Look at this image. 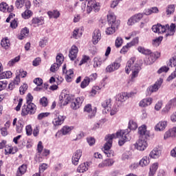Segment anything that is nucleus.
Returning <instances> with one entry per match:
<instances>
[{
	"mask_svg": "<svg viewBox=\"0 0 176 176\" xmlns=\"http://www.w3.org/2000/svg\"><path fill=\"white\" fill-rule=\"evenodd\" d=\"M138 126L137 125V122L129 120L128 129L121 130L120 132H117L116 133H113L111 135H108L105 137V140L107 142L104 146V153L107 157H113L115 156V152L111 150L112 147V143L113 138H120L118 141V144L120 146H123L127 141H130L131 140V136L130 135L131 130H136Z\"/></svg>",
	"mask_w": 176,
	"mask_h": 176,
	"instance_id": "obj_1",
	"label": "nucleus"
},
{
	"mask_svg": "<svg viewBox=\"0 0 176 176\" xmlns=\"http://www.w3.org/2000/svg\"><path fill=\"white\" fill-rule=\"evenodd\" d=\"M135 63V58H131L128 60L125 67L126 74H130V71L132 72L131 74V82H135V78H138L140 71H141V67L140 65Z\"/></svg>",
	"mask_w": 176,
	"mask_h": 176,
	"instance_id": "obj_2",
	"label": "nucleus"
},
{
	"mask_svg": "<svg viewBox=\"0 0 176 176\" xmlns=\"http://www.w3.org/2000/svg\"><path fill=\"white\" fill-rule=\"evenodd\" d=\"M175 28L176 25L175 23H171L170 25L168 24L163 25L160 23H157V25H153L152 30L155 34H164V32H168L166 35H174Z\"/></svg>",
	"mask_w": 176,
	"mask_h": 176,
	"instance_id": "obj_3",
	"label": "nucleus"
},
{
	"mask_svg": "<svg viewBox=\"0 0 176 176\" xmlns=\"http://www.w3.org/2000/svg\"><path fill=\"white\" fill-rule=\"evenodd\" d=\"M36 112V105L34 103L27 104L22 107L21 116H27V115H34Z\"/></svg>",
	"mask_w": 176,
	"mask_h": 176,
	"instance_id": "obj_4",
	"label": "nucleus"
},
{
	"mask_svg": "<svg viewBox=\"0 0 176 176\" xmlns=\"http://www.w3.org/2000/svg\"><path fill=\"white\" fill-rule=\"evenodd\" d=\"M148 54L149 57L144 59V64L146 65H151L153 64V63H155L157 58H160V52H152V51H151V53Z\"/></svg>",
	"mask_w": 176,
	"mask_h": 176,
	"instance_id": "obj_5",
	"label": "nucleus"
},
{
	"mask_svg": "<svg viewBox=\"0 0 176 176\" xmlns=\"http://www.w3.org/2000/svg\"><path fill=\"white\" fill-rule=\"evenodd\" d=\"M122 61V58H119L118 60H116L113 63L109 65L106 69L105 72L108 74H111V72H115V71H118L119 68H120V63Z\"/></svg>",
	"mask_w": 176,
	"mask_h": 176,
	"instance_id": "obj_6",
	"label": "nucleus"
},
{
	"mask_svg": "<svg viewBox=\"0 0 176 176\" xmlns=\"http://www.w3.org/2000/svg\"><path fill=\"white\" fill-rule=\"evenodd\" d=\"M147 138L140 137L139 140L135 144V148L138 151H145L148 147V142H146Z\"/></svg>",
	"mask_w": 176,
	"mask_h": 176,
	"instance_id": "obj_7",
	"label": "nucleus"
},
{
	"mask_svg": "<svg viewBox=\"0 0 176 176\" xmlns=\"http://www.w3.org/2000/svg\"><path fill=\"white\" fill-rule=\"evenodd\" d=\"M162 83L163 79L160 78L159 80H157V81L155 82L153 85L150 86L147 88L148 94L151 95L152 94V93L157 91V90H159V89H160V87H162Z\"/></svg>",
	"mask_w": 176,
	"mask_h": 176,
	"instance_id": "obj_8",
	"label": "nucleus"
},
{
	"mask_svg": "<svg viewBox=\"0 0 176 176\" xmlns=\"http://www.w3.org/2000/svg\"><path fill=\"white\" fill-rule=\"evenodd\" d=\"M144 17V14L138 13L132 16L127 22L128 25H134L135 23H140L141 19Z\"/></svg>",
	"mask_w": 176,
	"mask_h": 176,
	"instance_id": "obj_9",
	"label": "nucleus"
},
{
	"mask_svg": "<svg viewBox=\"0 0 176 176\" xmlns=\"http://www.w3.org/2000/svg\"><path fill=\"white\" fill-rule=\"evenodd\" d=\"M63 72L65 75L67 82H72L74 78V69H70L67 70V65H64L63 67Z\"/></svg>",
	"mask_w": 176,
	"mask_h": 176,
	"instance_id": "obj_10",
	"label": "nucleus"
},
{
	"mask_svg": "<svg viewBox=\"0 0 176 176\" xmlns=\"http://www.w3.org/2000/svg\"><path fill=\"white\" fill-rule=\"evenodd\" d=\"M24 6L26 9H30L31 8V1L29 0H16L15 2V6L17 9H21Z\"/></svg>",
	"mask_w": 176,
	"mask_h": 176,
	"instance_id": "obj_11",
	"label": "nucleus"
},
{
	"mask_svg": "<svg viewBox=\"0 0 176 176\" xmlns=\"http://www.w3.org/2000/svg\"><path fill=\"white\" fill-rule=\"evenodd\" d=\"M83 103V98H76L73 99L71 102V109L76 111V109H79Z\"/></svg>",
	"mask_w": 176,
	"mask_h": 176,
	"instance_id": "obj_12",
	"label": "nucleus"
},
{
	"mask_svg": "<svg viewBox=\"0 0 176 176\" xmlns=\"http://www.w3.org/2000/svg\"><path fill=\"white\" fill-rule=\"evenodd\" d=\"M107 21L109 25L113 27H119V21H116V16L115 13L111 12L107 15Z\"/></svg>",
	"mask_w": 176,
	"mask_h": 176,
	"instance_id": "obj_13",
	"label": "nucleus"
},
{
	"mask_svg": "<svg viewBox=\"0 0 176 176\" xmlns=\"http://www.w3.org/2000/svg\"><path fill=\"white\" fill-rule=\"evenodd\" d=\"M45 24V18L43 16L34 17L32 19V27H39V25H43Z\"/></svg>",
	"mask_w": 176,
	"mask_h": 176,
	"instance_id": "obj_14",
	"label": "nucleus"
},
{
	"mask_svg": "<svg viewBox=\"0 0 176 176\" xmlns=\"http://www.w3.org/2000/svg\"><path fill=\"white\" fill-rule=\"evenodd\" d=\"M162 155V148L157 146L155 147L149 153V157L151 159H159Z\"/></svg>",
	"mask_w": 176,
	"mask_h": 176,
	"instance_id": "obj_15",
	"label": "nucleus"
},
{
	"mask_svg": "<svg viewBox=\"0 0 176 176\" xmlns=\"http://www.w3.org/2000/svg\"><path fill=\"white\" fill-rule=\"evenodd\" d=\"M85 112H87L89 118H94L96 113H97V107H94V109H91V104H87L84 108Z\"/></svg>",
	"mask_w": 176,
	"mask_h": 176,
	"instance_id": "obj_16",
	"label": "nucleus"
},
{
	"mask_svg": "<svg viewBox=\"0 0 176 176\" xmlns=\"http://www.w3.org/2000/svg\"><path fill=\"white\" fill-rule=\"evenodd\" d=\"M79 52V49L76 45H72L69 50V57L72 61H74L78 57V52Z\"/></svg>",
	"mask_w": 176,
	"mask_h": 176,
	"instance_id": "obj_17",
	"label": "nucleus"
},
{
	"mask_svg": "<svg viewBox=\"0 0 176 176\" xmlns=\"http://www.w3.org/2000/svg\"><path fill=\"white\" fill-rule=\"evenodd\" d=\"M101 41V32L98 29H96L94 31L93 36H92V43L94 45H97L98 42Z\"/></svg>",
	"mask_w": 176,
	"mask_h": 176,
	"instance_id": "obj_18",
	"label": "nucleus"
},
{
	"mask_svg": "<svg viewBox=\"0 0 176 176\" xmlns=\"http://www.w3.org/2000/svg\"><path fill=\"white\" fill-rule=\"evenodd\" d=\"M70 100L71 97L68 94H63L59 96V103L61 106L68 105Z\"/></svg>",
	"mask_w": 176,
	"mask_h": 176,
	"instance_id": "obj_19",
	"label": "nucleus"
},
{
	"mask_svg": "<svg viewBox=\"0 0 176 176\" xmlns=\"http://www.w3.org/2000/svg\"><path fill=\"white\" fill-rule=\"evenodd\" d=\"M90 166H91V162H87L80 164L77 168V173H86Z\"/></svg>",
	"mask_w": 176,
	"mask_h": 176,
	"instance_id": "obj_20",
	"label": "nucleus"
},
{
	"mask_svg": "<svg viewBox=\"0 0 176 176\" xmlns=\"http://www.w3.org/2000/svg\"><path fill=\"white\" fill-rule=\"evenodd\" d=\"M138 133L140 134V137H142V138H148L149 137V133L146 132V125H142L138 129Z\"/></svg>",
	"mask_w": 176,
	"mask_h": 176,
	"instance_id": "obj_21",
	"label": "nucleus"
},
{
	"mask_svg": "<svg viewBox=\"0 0 176 176\" xmlns=\"http://www.w3.org/2000/svg\"><path fill=\"white\" fill-rule=\"evenodd\" d=\"M64 120H65V117L63 116H56V118L53 120L52 123L54 126H61L64 123Z\"/></svg>",
	"mask_w": 176,
	"mask_h": 176,
	"instance_id": "obj_22",
	"label": "nucleus"
},
{
	"mask_svg": "<svg viewBox=\"0 0 176 176\" xmlns=\"http://www.w3.org/2000/svg\"><path fill=\"white\" fill-rule=\"evenodd\" d=\"M167 121H160L155 127V131H163V130L167 127Z\"/></svg>",
	"mask_w": 176,
	"mask_h": 176,
	"instance_id": "obj_23",
	"label": "nucleus"
},
{
	"mask_svg": "<svg viewBox=\"0 0 176 176\" xmlns=\"http://www.w3.org/2000/svg\"><path fill=\"white\" fill-rule=\"evenodd\" d=\"M153 101V99H152V98H144L140 102L139 106L145 108V107H148V105H151Z\"/></svg>",
	"mask_w": 176,
	"mask_h": 176,
	"instance_id": "obj_24",
	"label": "nucleus"
},
{
	"mask_svg": "<svg viewBox=\"0 0 176 176\" xmlns=\"http://www.w3.org/2000/svg\"><path fill=\"white\" fill-rule=\"evenodd\" d=\"M157 168H159V163L155 162L150 166L148 176H153L156 174V171H157Z\"/></svg>",
	"mask_w": 176,
	"mask_h": 176,
	"instance_id": "obj_25",
	"label": "nucleus"
},
{
	"mask_svg": "<svg viewBox=\"0 0 176 176\" xmlns=\"http://www.w3.org/2000/svg\"><path fill=\"white\" fill-rule=\"evenodd\" d=\"M149 163H151V159L149 156H144L139 162L140 166L141 167H146V166H149Z\"/></svg>",
	"mask_w": 176,
	"mask_h": 176,
	"instance_id": "obj_26",
	"label": "nucleus"
},
{
	"mask_svg": "<svg viewBox=\"0 0 176 176\" xmlns=\"http://www.w3.org/2000/svg\"><path fill=\"white\" fill-rule=\"evenodd\" d=\"M1 47H3V49H5L6 50L10 49V41L9 40V38H8V37H6L1 41Z\"/></svg>",
	"mask_w": 176,
	"mask_h": 176,
	"instance_id": "obj_27",
	"label": "nucleus"
},
{
	"mask_svg": "<svg viewBox=\"0 0 176 176\" xmlns=\"http://www.w3.org/2000/svg\"><path fill=\"white\" fill-rule=\"evenodd\" d=\"M47 15L50 19H58V17L61 16V14L60 13V11L57 10H54L52 11H48Z\"/></svg>",
	"mask_w": 176,
	"mask_h": 176,
	"instance_id": "obj_28",
	"label": "nucleus"
},
{
	"mask_svg": "<svg viewBox=\"0 0 176 176\" xmlns=\"http://www.w3.org/2000/svg\"><path fill=\"white\" fill-rule=\"evenodd\" d=\"M9 127H10V122L7 121L6 123L4 124V126L1 128L0 131L3 137H6V135H8V129H9Z\"/></svg>",
	"mask_w": 176,
	"mask_h": 176,
	"instance_id": "obj_29",
	"label": "nucleus"
},
{
	"mask_svg": "<svg viewBox=\"0 0 176 176\" xmlns=\"http://www.w3.org/2000/svg\"><path fill=\"white\" fill-rule=\"evenodd\" d=\"M27 172V165L22 164L21 166L19 167L16 176H23Z\"/></svg>",
	"mask_w": 176,
	"mask_h": 176,
	"instance_id": "obj_30",
	"label": "nucleus"
},
{
	"mask_svg": "<svg viewBox=\"0 0 176 176\" xmlns=\"http://www.w3.org/2000/svg\"><path fill=\"white\" fill-rule=\"evenodd\" d=\"M127 100V93L122 92L120 94H118L116 96V100L120 101V102H124Z\"/></svg>",
	"mask_w": 176,
	"mask_h": 176,
	"instance_id": "obj_31",
	"label": "nucleus"
},
{
	"mask_svg": "<svg viewBox=\"0 0 176 176\" xmlns=\"http://www.w3.org/2000/svg\"><path fill=\"white\" fill-rule=\"evenodd\" d=\"M28 34H30V30H28V28H24L21 30V34L19 36L18 38L19 39H20V41H23V39H24L25 36H28Z\"/></svg>",
	"mask_w": 176,
	"mask_h": 176,
	"instance_id": "obj_32",
	"label": "nucleus"
},
{
	"mask_svg": "<svg viewBox=\"0 0 176 176\" xmlns=\"http://www.w3.org/2000/svg\"><path fill=\"white\" fill-rule=\"evenodd\" d=\"M24 127V121L23 120H19L18 124H16V133L19 134L23 133V129Z\"/></svg>",
	"mask_w": 176,
	"mask_h": 176,
	"instance_id": "obj_33",
	"label": "nucleus"
},
{
	"mask_svg": "<svg viewBox=\"0 0 176 176\" xmlns=\"http://www.w3.org/2000/svg\"><path fill=\"white\" fill-rule=\"evenodd\" d=\"M73 129H74V127L72 126H64L60 129V132L63 135H67V134H69Z\"/></svg>",
	"mask_w": 176,
	"mask_h": 176,
	"instance_id": "obj_34",
	"label": "nucleus"
},
{
	"mask_svg": "<svg viewBox=\"0 0 176 176\" xmlns=\"http://www.w3.org/2000/svg\"><path fill=\"white\" fill-rule=\"evenodd\" d=\"M138 51L139 53H141L142 54H144V56H148L151 54V50L146 49L144 47L139 46L138 47Z\"/></svg>",
	"mask_w": 176,
	"mask_h": 176,
	"instance_id": "obj_35",
	"label": "nucleus"
},
{
	"mask_svg": "<svg viewBox=\"0 0 176 176\" xmlns=\"http://www.w3.org/2000/svg\"><path fill=\"white\" fill-rule=\"evenodd\" d=\"M111 99H107L105 100L102 103V107H103L105 109V111H107V112H109V109H111Z\"/></svg>",
	"mask_w": 176,
	"mask_h": 176,
	"instance_id": "obj_36",
	"label": "nucleus"
},
{
	"mask_svg": "<svg viewBox=\"0 0 176 176\" xmlns=\"http://www.w3.org/2000/svg\"><path fill=\"white\" fill-rule=\"evenodd\" d=\"M175 12V5L170 4L167 6L166 8V14L168 16H170V14H173Z\"/></svg>",
	"mask_w": 176,
	"mask_h": 176,
	"instance_id": "obj_37",
	"label": "nucleus"
},
{
	"mask_svg": "<svg viewBox=\"0 0 176 176\" xmlns=\"http://www.w3.org/2000/svg\"><path fill=\"white\" fill-rule=\"evenodd\" d=\"M80 36H82V32H80V30H79V29H75L73 31L71 38H74V39H79Z\"/></svg>",
	"mask_w": 176,
	"mask_h": 176,
	"instance_id": "obj_38",
	"label": "nucleus"
},
{
	"mask_svg": "<svg viewBox=\"0 0 176 176\" xmlns=\"http://www.w3.org/2000/svg\"><path fill=\"white\" fill-rule=\"evenodd\" d=\"M29 9L30 8H26V10L21 14L23 19H25V20L30 19V17L32 16V11L30 10Z\"/></svg>",
	"mask_w": 176,
	"mask_h": 176,
	"instance_id": "obj_39",
	"label": "nucleus"
},
{
	"mask_svg": "<svg viewBox=\"0 0 176 176\" xmlns=\"http://www.w3.org/2000/svg\"><path fill=\"white\" fill-rule=\"evenodd\" d=\"M17 152V148H13L12 147H6L5 148V155H14Z\"/></svg>",
	"mask_w": 176,
	"mask_h": 176,
	"instance_id": "obj_40",
	"label": "nucleus"
},
{
	"mask_svg": "<svg viewBox=\"0 0 176 176\" xmlns=\"http://www.w3.org/2000/svg\"><path fill=\"white\" fill-rule=\"evenodd\" d=\"M12 73L10 71L4 72L1 74V79H9L12 78Z\"/></svg>",
	"mask_w": 176,
	"mask_h": 176,
	"instance_id": "obj_41",
	"label": "nucleus"
},
{
	"mask_svg": "<svg viewBox=\"0 0 176 176\" xmlns=\"http://www.w3.org/2000/svg\"><path fill=\"white\" fill-rule=\"evenodd\" d=\"M90 79L89 77H85L84 80L82 81L80 87L81 89H85V87H87L89 86V84L90 83Z\"/></svg>",
	"mask_w": 176,
	"mask_h": 176,
	"instance_id": "obj_42",
	"label": "nucleus"
},
{
	"mask_svg": "<svg viewBox=\"0 0 176 176\" xmlns=\"http://www.w3.org/2000/svg\"><path fill=\"white\" fill-rule=\"evenodd\" d=\"M111 27H109L106 30V34L107 35H112V34H114L115 31H116V28H118V26H113L110 25Z\"/></svg>",
	"mask_w": 176,
	"mask_h": 176,
	"instance_id": "obj_43",
	"label": "nucleus"
},
{
	"mask_svg": "<svg viewBox=\"0 0 176 176\" xmlns=\"http://www.w3.org/2000/svg\"><path fill=\"white\" fill-rule=\"evenodd\" d=\"M64 63V56L63 54H59L56 56V64L61 66V64Z\"/></svg>",
	"mask_w": 176,
	"mask_h": 176,
	"instance_id": "obj_44",
	"label": "nucleus"
},
{
	"mask_svg": "<svg viewBox=\"0 0 176 176\" xmlns=\"http://www.w3.org/2000/svg\"><path fill=\"white\" fill-rule=\"evenodd\" d=\"M115 163V161L112 159H107L103 162V166L105 167H109L113 166Z\"/></svg>",
	"mask_w": 176,
	"mask_h": 176,
	"instance_id": "obj_45",
	"label": "nucleus"
},
{
	"mask_svg": "<svg viewBox=\"0 0 176 176\" xmlns=\"http://www.w3.org/2000/svg\"><path fill=\"white\" fill-rule=\"evenodd\" d=\"M20 61V56H16L13 59H11L8 63V67H13L14 64H16V63H19Z\"/></svg>",
	"mask_w": 176,
	"mask_h": 176,
	"instance_id": "obj_46",
	"label": "nucleus"
},
{
	"mask_svg": "<svg viewBox=\"0 0 176 176\" xmlns=\"http://www.w3.org/2000/svg\"><path fill=\"white\" fill-rule=\"evenodd\" d=\"M28 89V85L27 84H23L22 86L19 87V93L21 96L25 94V91H27Z\"/></svg>",
	"mask_w": 176,
	"mask_h": 176,
	"instance_id": "obj_47",
	"label": "nucleus"
},
{
	"mask_svg": "<svg viewBox=\"0 0 176 176\" xmlns=\"http://www.w3.org/2000/svg\"><path fill=\"white\" fill-rule=\"evenodd\" d=\"M162 41H163V36H159L153 40V45L154 46H159V45L162 43Z\"/></svg>",
	"mask_w": 176,
	"mask_h": 176,
	"instance_id": "obj_48",
	"label": "nucleus"
},
{
	"mask_svg": "<svg viewBox=\"0 0 176 176\" xmlns=\"http://www.w3.org/2000/svg\"><path fill=\"white\" fill-rule=\"evenodd\" d=\"M168 65L169 67H176V55L173 56L170 60L169 62L168 63Z\"/></svg>",
	"mask_w": 176,
	"mask_h": 176,
	"instance_id": "obj_49",
	"label": "nucleus"
},
{
	"mask_svg": "<svg viewBox=\"0 0 176 176\" xmlns=\"http://www.w3.org/2000/svg\"><path fill=\"white\" fill-rule=\"evenodd\" d=\"M16 75H19V78H25L27 76V72L24 71L23 69H21L16 71Z\"/></svg>",
	"mask_w": 176,
	"mask_h": 176,
	"instance_id": "obj_50",
	"label": "nucleus"
},
{
	"mask_svg": "<svg viewBox=\"0 0 176 176\" xmlns=\"http://www.w3.org/2000/svg\"><path fill=\"white\" fill-rule=\"evenodd\" d=\"M73 157H76V159H78V160H80V157H82V150L78 149L77 150L74 154Z\"/></svg>",
	"mask_w": 176,
	"mask_h": 176,
	"instance_id": "obj_51",
	"label": "nucleus"
},
{
	"mask_svg": "<svg viewBox=\"0 0 176 176\" xmlns=\"http://www.w3.org/2000/svg\"><path fill=\"white\" fill-rule=\"evenodd\" d=\"M60 65L58 63H54L50 67L51 72H56V71H58V68H60Z\"/></svg>",
	"mask_w": 176,
	"mask_h": 176,
	"instance_id": "obj_52",
	"label": "nucleus"
},
{
	"mask_svg": "<svg viewBox=\"0 0 176 176\" xmlns=\"http://www.w3.org/2000/svg\"><path fill=\"white\" fill-rule=\"evenodd\" d=\"M122 43H123V38H122V37H118L115 43L116 47H120Z\"/></svg>",
	"mask_w": 176,
	"mask_h": 176,
	"instance_id": "obj_53",
	"label": "nucleus"
},
{
	"mask_svg": "<svg viewBox=\"0 0 176 176\" xmlns=\"http://www.w3.org/2000/svg\"><path fill=\"white\" fill-rule=\"evenodd\" d=\"M131 47L130 46V44L128 43L126 45H124L120 50V53L122 54H125V53H127L129 52V48Z\"/></svg>",
	"mask_w": 176,
	"mask_h": 176,
	"instance_id": "obj_54",
	"label": "nucleus"
},
{
	"mask_svg": "<svg viewBox=\"0 0 176 176\" xmlns=\"http://www.w3.org/2000/svg\"><path fill=\"white\" fill-rule=\"evenodd\" d=\"M87 143L89 144V146H93L96 144V139L93 137H89L87 138Z\"/></svg>",
	"mask_w": 176,
	"mask_h": 176,
	"instance_id": "obj_55",
	"label": "nucleus"
},
{
	"mask_svg": "<svg viewBox=\"0 0 176 176\" xmlns=\"http://www.w3.org/2000/svg\"><path fill=\"white\" fill-rule=\"evenodd\" d=\"M170 68L167 66H163L157 71V74H162V72H168Z\"/></svg>",
	"mask_w": 176,
	"mask_h": 176,
	"instance_id": "obj_56",
	"label": "nucleus"
},
{
	"mask_svg": "<svg viewBox=\"0 0 176 176\" xmlns=\"http://www.w3.org/2000/svg\"><path fill=\"white\" fill-rule=\"evenodd\" d=\"M32 100H34V96L31 94H28L26 96V104H33Z\"/></svg>",
	"mask_w": 176,
	"mask_h": 176,
	"instance_id": "obj_57",
	"label": "nucleus"
},
{
	"mask_svg": "<svg viewBox=\"0 0 176 176\" xmlns=\"http://www.w3.org/2000/svg\"><path fill=\"white\" fill-rule=\"evenodd\" d=\"M7 10H8V3H1L0 4V11L1 12H7Z\"/></svg>",
	"mask_w": 176,
	"mask_h": 176,
	"instance_id": "obj_58",
	"label": "nucleus"
},
{
	"mask_svg": "<svg viewBox=\"0 0 176 176\" xmlns=\"http://www.w3.org/2000/svg\"><path fill=\"white\" fill-rule=\"evenodd\" d=\"M47 45V38H43L39 42V47H45Z\"/></svg>",
	"mask_w": 176,
	"mask_h": 176,
	"instance_id": "obj_59",
	"label": "nucleus"
},
{
	"mask_svg": "<svg viewBox=\"0 0 176 176\" xmlns=\"http://www.w3.org/2000/svg\"><path fill=\"white\" fill-rule=\"evenodd\" d=\"M25 131L27 135H32V126L31 125H28L25 127Z\"/></svg>",
	"mask_w": 176,
	"mask_h": 176,
	"instance_id": "obj_60",
	"label": "nucleus"
},
{
	"mask_svg": "<svg viewBox=\"0 0 176 176\" xmlns=\"http://www.w3.org/2000/svg\"><path fill=\"white\" fill-rule=\"evenodd\" d=\"M90 60V57L88 56H83L80 63L79 65H82V64H86V63H87V60Z\"/></svg>",
	"mask_w": 176,
	"mask_h": 176,
	"instance_id": "obj_61",
	"label": "nucleus"
},
{
	"mask_svg": "<svg viewBox=\"0 0 176 176\" xmlns=\"http://www.w3.org/2000/svg\"><path fill=\"white\" fill-rule=\"evenodd\" d=\"M92 8L94 10V12H100V3L95 2L94 4H92Z\"/></svg>",
	"mask_w": 176,
	"mask_h": 176,
	"instance_id": "obj_62",
	"label": "nucleus"
},
{
	"mask_svg": "<svg viewBox=\"0 0 176 176\" xmlns=\"http://www.w3.org/2000/svg\"><path fill=\"white\" fill-rule=\"evenodd\" d=\"M34 83H35V85H36L37 86H41V85H43V80H42V78H36L34 80Z\"/></svg>",
	"mask_w": 176,
	"mask_h": 176,
	"instance_id": "obj_63",
	"label": "nucleus"
},
{
	"mask_svg": "<svg viewBox=\"0 0 176 176\" xmlns=\"http://www.w3.org/2000/svg\"><path fill=\"white\" fill-rule=\"evenodd\" d=\"M40 102L43 107H47V98L45 97H43L40 100Z\"/></svg>",
	"mask_w": 176,
	"mask_h": 176,
	"instance_id": "obj_64",
	"label": "nucleus"
}]
</instances>
